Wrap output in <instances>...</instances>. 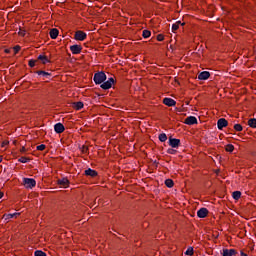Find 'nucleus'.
Masks as SVG:
<instances>
[{
	"mask_svg": "<svg viewBox=\"0 0 256 256\" xmlns=\"http://www.w3.org/2000/svg\"><path fill=\"white\" fill-rule=\"evenodd\" d=\"M242 129H243V128H242L241 124H235V125H234V130H235V131L241 132Z\"/></svg>",
	"mask_w": 256,
	"mask_h": 256,
	"instance_id": "30",
	"label": "nucleus"
},
{
	"mask_svg": "<svg viewBox=\"0 0 256 256\" xmlns=\"http://www.w3.org/2000/svg\"><path fill=\"white\" fill-rule=\"evenodd\" d=\"M232 198H234V200H236V201H238L239 199H241V191H238V190L234 191V192L232 193Z\"/></svg>",
	"mask_w": 256,
	"mask_h": 256,
	"instance_id": "18",
	"label": "nucleus"
},
{
	"mask_svg": "<svg viewBox=\"0 0 256 256\" xmlns=\"http://www.w3.org/2000/svg\"><path fill=\"white\" fill-rule=\"evenodd\" d=\"M19 34H20V36H24L25 35L24 31L19 32Z\"/></svg>",
	"mask_w": 256,
	"mask_h": 256,
	"instance_id": "42",
	"label": "nucleus"
},
{
	"mask_svg": "<svg viewBox=\"0 0 256 256\" xmlns=\"http://www.w3.org/2000/svg\"><path fill=\"white\" fill-rule=\"evenodd\" d=\"M175 24H178V26H179V25H182V26L185 25V23H182L181 21H177Z\"/></svg>",
	"mask_w": 256,
	"mask_h": 256,
	"instance_id": "37",
	"label": "nucleus"
},
{
	"mask_svg": "<svg viewBox=\"0 0 256 256\" xmlns=\"http://www.w3.org/2000/svg\"><path fill=\"white\" fill-rule=\"evenodd\" d=\"M240 256H248V254L244 253V251H240Z\"/></svg>",
	"mask_w": 256,
	"mask_h": 256,
	"instance_id": "38",
	"label": "nucleus"
},
{
	"mask_svg": "<svg viewBox=\"0 0 256 256\" xmlns=\"http://www.w3.org/2000/svg\"><path fill=\"white\" fill-rule=\"evenodd\" d=\"M223 256H237V250L234 249H224Z\"/></svg>",
	"mask_w": 256,
	"mask_h": 256,
	"instance_id": "15",
	"label": "nucleus"
},
{
	"mask_svg": "<svg viewBox=\"0 0 256 256\" xmlns=\"http://www.w3.org/2000/svg\"><path fill=\"white\" fill-rule=\"evenodd\" d=\"M23 185L25 189H33L36 185L37 182L33 178H23Z\"/></svg>",
	"mask_w": 256,
	"mask_h": 256,
	"instance_id": "2",
	"label": "nucleus"
},
{
	"mask_svg": "<svg viewBox=\"0 0 256 256\" xmlns=\"http://www.w3.org/2000/svg\"><path fill=\"white\" fill-rule=\"evenodd\" d=\"M198 123V120L194 116H189L184 120V124L186 125H196Z\"/></svg>",
	"mask_w": 256,
	"mask_h": 256,
	"instance_id": "10",
	"label": "nucleus"
},
{
	"mask_svg": "<svg viewBox=\"0 0 256 256\" xmlns=\"http://www.w3.org/2000/svg\"><path fill=\"white\" fill-rule=\"evenodd\" d=\"M38 60H39V61H42V63H43L44 65H45L46 63H50L48 57L43 56V55H39V56H38Z\"/></svg>",
	"mask_w": 256,
	"mask_h": 256,
	"instance_id": "21",
	"label": "nucleus"
},
{
	"mask_svg": "<svg viewBox=\"0 0 256 256\" xmlns=\"http://www.w3.org/2000/svg\"><path fill=\"white\" fill-rule=\"evenodd\" d=\"M211 77V73L204 71L198 74V80L205 81Z\"/></svg>",
	"mask_w": 256,
	"mask_h": 256,
	"instance_id": "13",
	"label": "nucleus"
},
{
	"mask_svg": "<svg viewBox=\"0 0 256 256\" xmlns=\"http://www.w3.org/2000/svg\"><path fill=\"white\" fill-rule=\"evenodd\" d=\"M225 151L228 153H233L234 151V145L228 144L225 146Z\"/></svg>",
	"mask_w": 256,
	"mask_h": 256,
	"instance_id": "23",
	"label": "nucleus"
},
{
	"mask_svg": "<svg viewBox=\"0 0 256 256\" xmlns=\"http://www.w3.org/2000/svg\"><path fill=\"white\" fill-rule=\"evenodd\" d=\"M50 38L56 39L59 36V30L57 28H52L49 32Z\"/></svg>",
	"mask_w": 256,
	"mask_h": 256,
	"instance_id": "17",
	"label": "nucleus"
},
{
	"mask_svg": "<svg viewBox=\"0 0 256 256\" xmlns=\"http://www.w3.org/2000/svg\"><path fill=\"white\" fill-rule=\"evenodd\" d=\"M69 49L73 55H78L82 51V47L78 44H73Z\"/></svg>",
	"mask_w": 256,
	"mask_h": 256,
	"instance_id": "7",
	"label": "nucleus"
},
{
	"mask_svg": "<svg viewBox=\"0 0 256 256\" xmlns=\"http://www.w3.org/2000/svg\"><path fill=\"white\" fill-rule=\"evenodd\" d=\"M178 29H179L178 23H173L172 24V32L178 31Z\"/></svg>",
	"mask_w": 256,
	"mask_h": 256,
	"instance_id": "33",
	"label": "nucleus"
},
{
	"mask_svg": "<svg viewBox=\"0 0 256 256\" xmlns=\"http://www.w3.org/2000/svg\"><path fill=\"white\" fill-rule=\"evenodd\" d=\"M9 144V142H2V147H5Z\"/></svg>",
	"mask_w": 256,
	"mask_h": 256,
	"instance_id": "40",
	"label": "nucleus"
},
{
	"mask_svg": "<svg viewBox=\"0 0 256 256\" xmlns=\"http://www.w3.org/2000/svg\"><path fill=\"white\" fill-rule=\"evenodd\" d=\"M37 61H35V60H30L29 62H28V66H30L31 68H33L34 66H35V63H36Z\"/></svg>",
	"mask_w": 256,
	"mask_h": 256,
	"instance_id": "35",
	"label": "nucleus"
},
{
	"mask_svg": "<svg viewBox=\"0 0 256 256\" xmlns=\"http://www.w3.org/2000/svg\"><path fill=\"white\" fill-rule=\"evenodd\" d=\"M107 80V74L104 72H97L94 74L93 81L95 85H101Z\"/></svg>",
	"mask_w": 256,
	"mask_h": 256,
	"instance_id": "1",
	"label": "nucleus"
},
{
	"mask_svg": "<svg viewBox=\"0 0 256 256\" xmlns=\"http://www.w3.org/2000/svg\"><path fill=\"white\" fill-rule=\"evenodd\" d=\"M193 254H194L193 247H188L186 252L184 253V255H188V256H193Z\"/></svg>",
	"mask_w": 256,
	"mask_h": 256,
	"instance_id": "25",
	"label": "nucleus"
},
{
	"mask_svg": "<svg viewBox=\"0 0 256 256\" xmlns=\"http://www.w3.org/2000/svg\"><path fill=\"white\" fill-rule=\"evenodd\" d=\"M4 193L0 191V199H3Z\"/></svg>",
	"mask_w": 256,
	"mask_h": 256,
	"instance_id": "41",
	"label": "nucleus"
},
{
	"mask_svg": "<svg viewBox=\"0 0 256 256\" xmlns=\"http://www.w3.org/2000/svg\"><path fill=\"white\" fill-rule=\"evenodd\" d=\"M158 140H160L161 142L167 141V134L161 133L160 135H158Z\"/></svg>",
	"mask_w": 256,
	"mask_h": 256,
	"instance_id": "24",
	"label": "nucleus"
},
{
	"mask_svg": "<svg viewBox=\"0 0 256 256\" xmlns=\"http://www.w3.org/2000/svg\"><path fill=\"white\" fill-rule=\"evenodd\" d=\"M19 51H20V46H16V47H14V53H19Z\"/></svg>",
	"mask_w": 256,
	"mask_h": 256,
	"instance_id": "36",
	"label": "nucleus"
},
{
	"mask_svg": "<svg viewBox=\"0 0 256 256\" xmlns=\"http://www.w3.org/2000/svg\"><path fill=\"white\" fill-rule=\"evenodd\" d=\"M83 106H84L83 102H75V103H73V108H75L78 111L83 109Z\"/></svg>",
	"mask_w": 256,
	"mask_h": 256,
	"instance_id": "19",
	"label": "nucleus"
},
{
	"mask_svg": "<svg viewBox=\"0 0 256 256\" xmlns=\"http://www.w3.org/2000/svg\"><path fill=\"white\" fill-rule=\"evenodd\" d=\"M45 149H46V145L44 144L36 146V150L38 151H44Z\"/></svg>",
	"mask_w": 256,
	"mask_h": 256,
	"instance_id": "31",
	"label": "nucleus"
},
{
	"mask_svg": "<svg viewBox=\"0 0 256 256\" xmlns=\"http://www.w3.org/2000/svg\"><path fill=\"white\" fill-rule=\"evenodd\" d=\"M19 215H20V213H13V214L5 215V217H6V220H9V219H12L13 217H16Z\"/></svg>",
	"mask_w": 256,
	"mask_h": 256,
	"instance_id": "29",
	"label": "nucleus"
},
{
	"mask_svg": "<svg viewBox=\"0 0 256 256\" xmlns=\"http://www.w3.org/2000/svg\"><path fill=\"white\" fill-rule=\"evenodd\" d=\"M114 83H115V80L113 79V77H110L107 81H104L101 83V88L103 90H109L111 89Z\"/></svg>",
	"mask_w": 256,
	"mask_h": 256,
	"instance_id": "4",
	"label": "nucleus"
},
{
	"mask_svg": "<svg viewBox=\"0 0 256 256\" xmlns=\"http://www.w3.org/2000/svg\"><path fill=\"white\" fill-rule=\"evenodd\" d=\"M35 74H38V76H42L45 79H50V77H52V74H50L49 72L42 71V70L36 71Z\"/></svg>",
	"mask_w": 256,
	"mask_h": 256,
	"instance_id": "16",
	"label": "nucleus"
},
{
	"mask_svg": "<svg viewBox=\"0 0 256 256\" xmlns=\"http://www.w3.org/2000/svg\"><path fill=\"white\" fill-rule=\"evenodd\" d=\"M64 131H65V127L63 123H56V125H54V132L58 134H62Z\"/></svg>",
	"mask_w": 256,
	"mask_h": 256,
	"instance_id": "12",
	"label": "nucleus"
},
{
	"mask_svg": "<svg viewBox=\"0 0 256 256\" xmlns=\"http://www.w3.org/2000/svg\"><path fill=\"white\" fill-rule=\"evenodd\" d=\"M168 145L172 147V149H178L181 146V140L169 137Z\"/></svg>",
	"mask_w": 256,
	"mask_h": 256,
	"instance_id": "3",
	"label": "nucleus"
},
{
	"mask_svg": "<svg viewBox=\"0 0 256 256\" xmlns=\"http://www.w3.org/2000/svg\"><path fill=\"white\" fill-rule=\"evenodd\" d=\"M165 186L168 187V188L174 187V181L171 180V179H166L165 180Z\"/></svg>",
	"mask_w": 256,
	"mask_h": 256,
	"instance_id": "22",
	"label": "nucleus"
},
{
	"mask_svg": "<svg viewBox=\"0 0 256 256\" xmlns=\"http://www.w3.org/2000/svg\"><path fill=\"white\" fill-rule=\"evenodd\" d=\"M29 161H30V158H27L24 156L19 158L20 163H29Z\"/></svg>",
	"mask_w": 256,
	"mask_h": 256,
	"instance_id": "28",
	"label": "nucleus"
},
{
	"mask_svg": "<svg viewBox=\"0 0 256 256\" xmlns=\"http://www.w3.org/2000/svg\"><path fill=\"white\" fill-rule=\"evenodd\" d=\"M229 125V122L225 118H220L217 120V128L222 131L223 128H226Z\"/></svg>",
	"mask_w": 256,
	"mask_h": 256,
	"instance_id": "5",
	"label": "nucleus"
},
{
	"mask_svg": "<svg viewBox=\"0 0 256 256\" xmlns=\"http://www.w3.org/2000/svg\"><path fill=\"white\" fill-rule=\"evenodd\" d=\"M166 153H168L169 155H175L177 151L172 148H169L168 150H166Z\"/></svg>",
	"mask_w": 256,
	"mask_h": 256,
	"instance_id": "32",
	"label": "nucleus"
},
{
	"mask_svg": "<svg viewBox=\"0 0 256 256\" xmlns=\"http://www.w3.org/2000/svg\"><path fill=\"white\" fill-rule=\"evenodd\" d=\"M87 34L83 31H76L75 32V40L76 41H85Z\"/></svg>",
	"mask_w": 256,
	"mask_h": 256,
	"instance_id": "6",
	"label": "nucleus"
},
{
	"mask_svg": "<svg viewBox=\"0 0 256 256\" xmlns=\"http://www.w3.org/2000/svg\"><path fill=\"white\" fill-rule=\"evenodd\" d=\"M84 175H86L87 177L95 178L98 176V172L94 169L88 168L84 171Z\"/></svg>",
	"mask_w": 256,
	"mask_h": 256,
	"instance_id": "9",
	"label": "nucleus"
},
{
	"mask_svg": "<svg viewBox=\"0 0 256 256\" xmlns=\"http://www.w3.org/2000/svg\"><path fill=\"white\" fill-rule=\"evenodd\" d=\"M57 184L60 185L61 187L67 188L68 185L70 184V181L64 177L62 179H58Z\"/></svg>",
	"mask_w": 256,
	"mask_h": 256,
	"instance_id": "14",
	"label": "nucleus"
},
{
	"mask_svg": "<svg viewBox=\"0 0 256 256\" xmlns=\"http://www.w3.org/2000/svg\"><path fill=\"white\" fill-rule=\"evenodd\" d=\"M208 213H209L208 209L205 207H202L197 211V216L198 218L204 219L205 217H207Z\"/></svg>",
	"mask_w": 256,
	"mask_h": 256,
	"instance_id": "8",
	"label": "nucleus"
},
{
	"mask_svg": "<svg viewBox=\"0 0 256 256\" xmlns=\"http://www.w3.org/2000/svg\"><path fill=\"white\" fill-rule=\"evenodd\" d=\"M87 150H88V149H87V147H86V146H83V150H82V152H83V153H86V152H87Z\"/></svg>",
	"mask_w": 256,
	"mask_h": 256,
	"instance_id": "39",
	"label": "nucleus"
},
{
	"mask_svg": "<svg viewBox=\"0 0 256 256\" xmlns=\"http://www.w3.org/2000/svg\"><path fill=\"white\" fill-rule=\"evenodd\" d=\"M152 33L149 30H143L142 36L145 39H148Z\"/></svg>",
	"mask_w": 256,
	"mask_h": 256,
	"instance_id": "26",
	"label": "nucleus"
},
{
	"mask_svg": "<svg viewBox=\"0 0 256 256\" xmlns=\"http://www.w3.org/2000/svg\"><path fill=\"white\" fill-rule=\"evenodd\" d=\"M162 103L167 107H174L176 105L175 100L171 98H164Z\"/></svg>",
	"mask_w": 256,
	"mask_h": 256,
	"instance_id": "11",
	"label": "nucleus"
},
{
	"mask_svg": "<svg viewBox=\"0 0 256 256\" xmlns=\"http://www.w3.org/2000/svg\"><path fill=\"white\" fill-rule=\"evenodd\" d=\"M247 125H249L250 128H256V118L249 119Z\"/></svg>",
	"mask_w": 256,
	"mask_h": 256,
	"instance_id": "20",
	"label": "nucleus"
},
{
	"mask_svg": "<svg viewBox=\"0 0 256 256\" xmlns=\"http://www.w3.org/2000/svg\"><path fill=\"white\" fill-rule=\"evenodd\" d=\"M3 162V156H0V163Z\"/></svg>",
	"mask_w": 256,
	"mask_h": 256,
	"instance_id": "43",
	"label": "nucleus"
},
{
	"mask_svg": "<svg viewBox=\"0 0 256 256\" xmlns=\"http://www.w3.org/2000/svg\"><path fill=\"white\" fill-rule=\"evenodd\" d=\"M157 41H164V35L163 34H158L157 35Z\"/></svg>",
	"mask_w": 256,
	"mask_h": 256,
	"instance_id": "34",
	"label": "nucleus"
},
{
	"mask_svg": "<svg viewBox=\"0 0 256 256\" xmlns=\"http://www.w3.org/2000/svg\"><path fill=\"white\" fill-rule=\"evenodd\" d=\"M34 256H46V253L42 250H35Z\"/></svg>",
	"mask_w": 256,
	"mask_h": 256,
	"instance_id": "27",
	"label": "nucleus"
}]
</instances>
